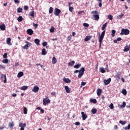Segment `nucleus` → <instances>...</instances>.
Listing matches in <instances>:
<instances>
[{
  "mask_svg": "<svg viewBox=\"0 0 130 130\" xmlns=\"http://www.w3.org/2000/svg\"><path fill=\"white\" fill-rule=\"evenodd\" d=\"M104 36H105V30H104L102 34L101 35H100V34H99V42L100 43V47H101V45L102 44V41H103V39L104 38Z\"/></svg>",
  "mask_w": 130,
  "mask_h": 130,
  "instance_id": "nucleus-1",
  "label": "nucleus"
},
{
  "mask_svg": "<svg viewBox=\"0 0 130 130\" xmlns=\"http://www.w3.org/2000/svg\"><path fill=\"white\" fill-rule=\"evenodd\" d=\"M91 14H92L93 19V20H95V21H98L99 20V13L98 11H93L91 12Z\"/></svg>",
  "mask_w": 130,
  "mask_h": 130,
  "instance_id": "nucleus-2",
  "label": "nucleus"
},
{
  "mask_svg": "<svg viewBox=\"0 0 130 130\" xmlns=\"http://www.w3.org/2000/svg\"><path fill=\"white\" fill-rule=\"evenodd\" d=\"M120 35H128L129 34V30L128 29L122 28Z\"/></svg>",
  "mask_w": 130,
  "mask_h": 130,
  "instance_id": "nucleus-3",
  "label": "nucleus"
},
{
  "mask_svg": "<svg viewBox=\"0 0 130 130\" xmlns=\"http://www.w3.org/2000/svg\"><path fill=\"white\" fill-rule=\"evenodd\" d=\"M84 73H85V68L83 67L81 68V69L79 70V74L78 77L79 78H81V77L83 76L84 75Z\"/></svg>",
  "mask_w": 130,
  "mask_h": 130,
  "instance_id": "nucleus-4",
  "label": "nucleus"
},
{
  "mask_svg": "<svg viewBox=\"0 0 130 130\" xmlns=\"http://www.w3.org/2000/svg\"><path fill=\"white\" fill-rule=\"evenodd\" d=\"M48 103H50V100L48 99V98H46L45 99H44L43 101V104L45 106H46L47 104H48Z\"/></svg>",
  "mask_w": 130,
  "mask_h": 130,
  "instance_id": "nucleus-5",
  "label": "nucleus"
},
{
  "mask_svg": "<svg viewBox=\"0 0 130 130\" xmlns=\"http://www.w3.org/2000/svg\"><path fill=\"white\" fill-rule=\"evenodd\" d=\"M1 78L2 81H4V83L6 84V83H7V76L6 75L1 74Z\"/></svg>",
  "mask_w": 130,
  "mask_h": 130,
  "instance_id": "nucleus-6",
  "label": "nucleus"
},
{
  "mask_svg": "<svg viewBox=\"0 0 130 130\" xmlns=\"http://www.w3.org/2000/svg\"><path fill=\"white\" fill-rule=\"evenodd\" d=\"M19 127H20V130H24L26 126V123H23L22 122H20L19 123Z\"/></svg>",
  "mask_w": 130,
  "mask_h": 130,
  "instance_id": "nucleus-7",
  "label": "nucleus"
},
{
  "mask_svg": "<svg viewBox=\"0 0 130 130\" xmlns=\"http://www.w3.org/2000/svg\"><path fill=\"white\" fill-rule=\"evenodd\" d=\"M26 45L23 46V49H28L30 46H31V43L28 42L27 41L25 42Z\"/></svg>",
  "mask_w": 130,
  "mask_h": 130,
  "instance_id": "nucleus-8",
  "label": "nucleus"
},
{
  "mask_svg": "<svg viewBox=\"0 0 130 130\" xmlns=\"http://www.w3.org/2000/svg\"><path fill=\"white\" fill-rule=\"evenodd\" d=\"M61 12V11L58 8L55 9L54 15L56 16H59V14Z\"/></svg>",
  "mask_w": 130,
  "mask_h": 130,
  "instance_id": "nucleus-9",
  "label": "nucleus"
},
{
  "mask_svg": "<svg viewBox=\"0 0 130 130\" xmlns=\"http://www.w3.org/2000/svg\"><path fill=\"white\" fill-rule=\"evenodd\" d=\"M81 117L83 120H86V119L87 118L88 116L85 114V112H81Z\"/></svg>",
  "mask_w": 130,
  "mask_h": 130,
  "instance_id": "nucleus-10",
  "label": "nucleus"
},
{
  "mask_svg": "<svg viewBox=\"0 0 130 130\" xmlns=\"http://www.w3.org/2000/svg\"><path fill=\"white\" fill-rule=\"evenodd\" d=\"M32 92H34V93H37L38 91H39V87L38 86H34L33 89H32Z\"/></svg>",
  "mask_w": 130,
  "mask_h": 130,
  "instance_id": "nucleus-11",
  "label": "nucleus"
},
{
  "mask_svg": "<svg viewBox=\"0 0 130 130\" xmlns=\"http://www.w3.org/2000/svg\"><path fill=\"white\" fill-rule=\"evenodd\" d=\"M110 82H111V78H109L107 80H104V83L106 86L107 85H108L110 83Z\"/></svg>",
  "mask_w": 130,
  "mask_h": 130,
  "instance_id": "nucleus-12",
  "label": "nucleus"
},
{
  "mask_svg": "<svg viewBox=\"0 0 130 130\" xmlns=\"http://www.w3.org/2000/svg\"><path fill=\"white\" fill-rule=\"evenodd\" d=\"M64 89H65L66 93H71V89L70 88V87H69V86H65Z\"/></svg>",
  "mask_w": 130,
  "mask_h": 130,
  "instance_id": "nucleus-13",
  "label": "nucleus"
},
{
  "mask_svg": "<svg viewBox=\"0 0 130 130\" xmlns=\"http://www.w3.org/2000/svg\"><path fill=\"white\" fill-rule=\"evenodd\" d=\"M62 80L67 84L69 83H71V80L69 78H66V77L63 78Z\"/></svg>",
  "mask_w": 130,
  "mask_h": 130,
  "instance_id": "nucleus-14",
  "label": "nucleus"
},
{
  "mask_svg": "<svg viewBox=\"0 0 130 130\" xmlns=\"http://www.w3.org/2000/svg\"><path fill=\"white\" fill-rule=\"evenodd\" d=\"M130 49L128 46L126 45L123 49L124 52H127V51H129Z\"/></svg>",
  "mask_w": 130,
  "mask_h": 130,
  "instance_id": "nucleus-15",
  "label": "nucleus"
},
{
  "mask_svg": "<svg viewBox=\"0 0 130 130\" xmlns=\"http://www.w3.org/2000/svg\"><path fill=\"white\" fill-rule=\"evenodd\" d=\"M27 34H28V35H32L33 34V30L32 29H28L26 31Z\"/></svg>",
  "mask_w": 130,
  "mask_h": 130,
  "instance_id": "nucleus-16",
  "label": "nucleus"
},
{
  "mask_svg": "<svg viewBox=\"0 0 130 130\" xmlns=\"http://www.w3.org/2000/svg\"><path fill=\"white\" fill-rule=\"evenodd\" d=\"M0 29L2 31H5V30H6V25H5V24H3L1 25Z\"/></svg>",
  "mask_w": 130,
  "mask_h": 130,
  "instance_id": "nucleus-17",
  "label": "nucleus"
},
{
  "mask_svg": "<svg viewBox=\"0 0 130 130\" xmlns=\"http://www.w3.org/2000/svg\"><path fill=\"white\" fill-rule=\"evenodd\" d=\"M96 93L98 96H100V95H101V93H102V89L100 88L98 89Z\"/></svg>",
  "mask_w": 130,
  "mask_h": 130,
  "instance_id": "nucleus-18",
  "label": "nucleus"
},
{
  "mask_svg": "<svg viewBox=\"0 0 130 130\" xmlns=\"http://www.w3.org/2000/svg\"><path fill=\"white\" fill-rule=\"evenodd\" d=\"M23 76H24V73L23 72H20L17 74L18 78H21V77H23Z\"/></svg>",
  "mask_w": 130,
  "mask_h": 130,
  "instance_id": "nucleus-19",
  "label": "nucleus"
},
{
  "mask_svg": "<svg viewBox=\"0 0 130 130\" xmlns=\"http://www.w3.org/2000/svg\"><path fill=\"white\" fill-rule=\"evenodd\" d=\"M7 44L8 45H12V43H11V39L10 38H8L6 40Z\"/></svg>",
  "mask_w": 130,
  "mask_h": 130,
  "instance_id": "nucleus-20",
  "label": "nucleus"
},
{
  "mask_svg": "<svg viewBox=\"0 0 130 130\" xmlns=\"http://www.w3.org/2000/svg\"><path fill=\"white\" fill-rule=\"evenodd\" d=\"M91 38H92V37H91L90 36H87L86 37V38L84 39V41L87 42V41H89V40H90V39H91Z\"/></svg>",
  "mask_w": 130,
  "mask_h": 130,
  "instance_id": "nucleus-21",
  "label": "nucleus"
},
{
  "mask_svg": "<svg viewBox=\"0 0 130 130\" xmlns=\"http://www.w3.org/2000/svg\"><path fill=\"white\" fill-rule=\"evenodd\" d=\"M34 42L37 45H39L40 43V40L38 39H36L34 40Z\"/></svg>",
  "mask_w": 130,
  "mask_h": 130,
  "instance_id": "nucleus-22",
  "label": "nucleus"
},
{
  "mask_svg": "<svg viewBox=\"0 0 130 130\" xmlns=\"http://www.w3.org/2000/svg\"><path fill=\"white\" fill-rule=\"evenodd\" d=\"M47 52H46V50L45 49V48H43L42 50V55H46L47 54Z\"/></svg>",
  "mask_w": 130,
  "mask_h": 130,
  "instance_id": "nucleus-23",
  "label": "nucleus"
},
{
  "mask_svg": "<svg viewBox=\"0 0 130 130\" xmlns=\"http://www.w3.org/2000/svg\"><path fill=\"white\" fill-rule=\"evenodd\" d=\"M56 61H57V59H56V58H55V57H53L52 58V63L53 64H55V63H56Z\"/></svg>",
  "mask_w": 130,
  "mask_h": 130,
  "instance_id": "nucleus-24",
  "label": "nucleus"
},
{
  "mask_svg": "<svg viewBox=\"0 0 130 130\" xmlns=\"http://www.w3.org/2000/svg\"><path fill=\"white\" fill-rule=\"evenodd\" d=\"M9 126L11 128H13L14 126V122H11L9 123Z\"/></svg>",
  "mask_w": 130,
  "mask_h": 130,
  "instance_id": "nucleus-25",
  "label": "nucleus"
},
{
  "mask_svg": "<svg viewBox=\"0 0 130 130\" xmlns=\"http://www.w3.org/2000/svg\"><path fill=\"white\" fill-rule=\"evenodd\" d=\"M100 72H101V73H102V74H104V73H105V69H104V68L103 67H101L100 68Z\"/></svg>",
  "mask_w": 130,
  "mask_h": 130,
  "instance_id": "nucleus-26",
  "label": "nucleus"
},
{
  "mask_svg": "<svg viewBox=\"0 0 130 130\" xmlns=\"http://www.w3.org/2000/svg\"><path fill=\"white\" fill-rule=\"evenodd\" d=\"M28 89V86H23L21 87V90H22V91H26Z\"/></svg>",
  "mask_w": 130,
  "mask_h": 130,
  "instance_id": "nucleus-27",
  "label": "nucleus"
},
{
  "mask_svg": "<svg viewBox=\"0 0 130 130\" xmlns=\"http://www.w3.org/2000/svg\"><path fill=\"white\" fill-rule=\"evenodd\" d=\"M107 26V22L105 23L103 25L102 27V30L103 31L105 29V28H106Z\"/></svg>",
  "mask_w": 130,
  "mask_h": 130,
  "instance_id": "nucleus-28",
  "label": "nucleus"
},
{
  "mask_svg": "<svg viewBox=\"0 0 130 130\" xmlns=\"http://www.w3.org/2000/svg\"><path fill=\"white\" fill-rule=\"evenodd\" d=\"M90 102H91L92 103H97V100L95 99H91L90 100Z\"/></svg>",
  "mask_w": 130,
  "mask_h": 130,
  "instance_id": "nucleus-29",
  "label": "nucleus"
},
{
  "mask_svg": "<svg viewBox=\"0 0 130 130\" xmlns=\"http://www.w3.org/2000/svg\"><path fill=\"white\" fill-rule=\"evenodd\" d=\"M17 20L18 22H22L23 21V17L21 16H19Z\"/></svg>",
  "mask_w": 130,
  "mask_h": 130,
  "instance_id": "nucleus-30",
  "label": "nucleus"
},
{
  "mask_svg": "<svg viewBox=\"0 0 130 130\" xmlns=\"http://www.w3.org/2000/svg\"><path fill=\"white\" fill-rule=\"evenodd\" d=\"M115 77H116V80H118L120 79V74H119V73H117Z\"/></svg>",
  "mask_w": 130,
  "mask_h": 130,
  "instance_id": "nucleus-31",
  "label": "nucleus"
},
{
  "mask_svg": "<svg viewBox=\"0 0 130 130\" xmlns=\"http://www.w3.org/2000/svg\"><path fill=\"white\" fill-rule=\"evenodd\" d=\"M97 112V109H92L91 110V113L92 114H95V113Z\"/></svg>",
  "mask_w": 130,
  "mask_h": 130,
  "instance_id": "nucleus-32",
  "label": "nucleus"
},
{
  "mask_svg": "<svg viewBox=\"0 0 130 130\" xmlns=\"http://www.w3.org/2000/svg\"><path fill=\"white\" fill-rule=\"evenodd\" d=\"M79 68H81V64H77L74 66L75 69H79Z\"/></svg>",
  "mask_w": 130,
  "mask_h": 130,
  "instance_id": "nucleus-33",
  "label": "nucleus"
},
{
  "mask_svg": "<svg viewBox=\"0 0 130 130\" xmlns=\"http://www.w3.org/2000/svg\"><path fill=\"white\" fill-rule=\"evenodd\" d=\"M123 16H124V14H121L120 15H118L117 16V19H121V18H122V17H123Z\"/></svg>",
  "mask_w": 130,
  "mask_h": 130,
  "instance_id": "nucleus-34",
  "label": "nucleus"
},
{
  "mask_svg": "<svg viewBox=\"0 0 130 130\" xmlns=\"http://www.w3.org/2000/svg\"><path fill=\"white\" fill-rule=\"evenodd\" d=\"M28 111V110H27V108L24 107L23 108V113L24 114H27V112Z\"/></svg>",
  "mask_w": 130,
  "mask_h": 130,
  "instance_id": "nucleus-35",
  "label": "nucleus"
},
{
  "mask_svg": "<svg viewBox=\"0 0 130 130\" xmlns=\"http://www.w3.org/2000/svg\"><path fill=\"white\" fill-rule=\"evenodd\" d=\"M115 33H116V31L115 30H112V37H114L115 36Z\"/></svg>",
  "mask_w": 130,
  "mask_h": 130,
  "instance_id": "nucleus-36",
  "label": "nucleus"
},
{
  "mask_svg": "<svg viewBox=\"0 0 130 130\" xmlns=\"http://www.w3.org/2000/svg\"><path fill=\"white\" fill-rule=\"evenodd\" d=\"M29 16L30 17H32V18H34V11H31L29 13Z\"/></svg>",
  "mask_w": 130,
  "mask_h": 130,
  "instance_id": "nucleus-37",
  "label": "nucleus"
},
{
  "mask_svg": "<svg viewBox=\"0 0 130 130\" xmlns=\"http://www.w3.org/2000/svg\"><path fill=\"white\" fill-rule=\"evenodd\" d=\"M52 12H53V8L52 7H50L49 11V14H52Z\"/></svg>",
  "mask_w": 130,
  "mask_h": 130,
  "instance_id": "nucleus-38",
  "label": "nucleus"
},
{
  "mask_svg": "<svg viewBox=\"0 0 130 130\" xmlns=\"http://www.w3.org/2000/svg\"><path fill=\"white\" fill-rule=\"evenodd\" d=\"M126 105V103H125V102H123L122 103V105L121 106V108H124V107H125Z\"/></svg>",
  "mask_w": 130,
  "mask_h": 130,
  "instance_id": "nucleus-39",
  "label": "nucleus"
},
{
  "mask_svg": "<svg viewBox=\"0 0 130 130\" xmlns=\"http://www.w3.org/2000/svg\"><path fill=\"white\" fill-rule=\"evenodd\" d=\"M2 61L3 63H8V62H9V60L8 59H3Z\"/></svg>",
  "mask_w": 130,
  "mask_h": 130,
  "instance_id": "nucleus-40",
  "label": "nucleus"
},
{
  "mask_svg": "<svg viewBox=\"0 0 130 130\" xmlns=\"http://www.w3.org/2000/svg\"><path fill=\"white\" fill-rule=\"evenodd\" d=\"M108 18L109 19V20H112V19H113V16H112V15L109 14V15H108Z\"/></svg>",
  "mask_w": 130,
  "mask_h": 130,
  "instance_id": "nucleus-41",
  "label": "nucleus"
},
{
  "mask_svg": "<svg viewBox=\"0 0 130 130\" xmlns=\"http://www.w3.org/2000/svg\"><path fill=\"white\" fill-rule=\"evenodd\" d=\"M122 94H123V95L126 94V89H123L121 91Z\"/></svg>",
  "mask_w": 130,
  "mask_h": 130,
  "instance_id": "nucleus-42",
  "label": "nucleus"
},
{
  "mask_svg": "<svg viewBox=\"0 0 130 130\" xmlns=\"http://www.w3.org/2000/svg\"><path fill=\"white\" fill-rule=\"evenodd\" d=\"M74 63H75V61H72L69 63V66H71L72 67L74 66Z\"/></svg>",
  "mask_w": 130,
  "mask_h": 130,
  "instance_id": "nucleus-43",
  "label": "nucleus"
},
{
  "mask_svg": "<svg viewBox=\"0 0 130 130\" xmlns=\"http://www.w3.org/2000/svg\"><path fill=\"white\" fill-rule=\"evenodd\" d=\"M50 32H51V33H53V32H54V27L52 26L51 27V28L50 29Z\"/></svg>",
  "mask_w": 130,
  "mask_h": 130,
  "instance_id": "nucleus-44",
  "label": "nucleus"
},
{
  "mask_svg": "<svg viewBox=\"0 0 130 130\" xmlns=\"http://www.w3.org/2000/svg\"><path fill=\"white\" fill-rule=\"evenodd\" d=\"M119 123H121V124H122V125H124V124H125L126 122H125V121L120 120L119 121Z\"/></svg>",
  "mask_w": 130,
  "mask_h": 130,
  "instance_id": "nucleus-45",
  "label": "nucleus"
},
{
  "mask_svg": "<svg viewBox=\"0 0 130 130\" xmlns=\"http://www.w3.org/2000/svg\"><path fill=\"white\" fill-rule=\"evenodd\" d=\"M109 107H110V109H113V108H114V106H113V104L111 103L109 105Z\"/></svg>",
  "mask_w": 130,
  "mask_h": 130,
  "instance_id": "nucleus-46",
  "label": "nucleus"
},
{
  "mask_svg": "<svg viewBox=\"0 0 130 130\" xmlns=\"http://www.w3.org/2000/svg\"><path fill=\"white\" fill-rule=\"evenodd\" d=\"M22 8H19L17 9V13H22Z\"/></svg>",
  "mask_w": 130,
  "mask_h": 130,
  "instance_id": "nucleus-47",
  "label": "nucleus"
},
{
  "mask_svg": "<svg viewBox=\"0 0 130 130\" xmlns=\"http://www.w3.org/2000/svg\"><path fill=\"white\" fill-rule=\"evenodd\" d=\"M33 26H34L35 29H37V27H38V24L37 23L35 24V23H33Z\"/></svg>",
  "mask_w": 130,
  "mask_h": 130,
  "instance_id": "nucleus-48",
  "label": "nucleus"
},
{
  "mask_svg": "<svg viewBox=\"0 0 130 130\" xmlns=\"http://www.w3.org/2000/svg\"><path fill=\"white\" fill-rule=\"evenodd\" d=\"M125 130H129L130 129V124H128L127 126L125 127Z\"/></svg>",
  "mask_w": 130,
  "mask_h": 130,
  "instance_id": "nucleus-49",
  "label": "nucleus"
},
{
  "mask_svg": "<svg viewBox=\"0 0 130 130\" xmlns=\"http://www.w3.org/2000/svg\"><path fill=\"white\" fill-rule=\"evenodd\" d=\"M72 39V36H69L68 38H67V40L68 41H71V40Z\"/></svg>",
  "mask_w": 130,
  "mask_h": 130,
  "instance_id": "nucleus-50",
  "label": "nucleus"
},
{
  "mask_svg": "<svg viewBox=\"0 0 130 130\" xmlns=\"http://www.w3.org/2000/svg\"><path fill=\"white\" fill-rule=\"evenodd\" d=\"M3 57H4V58H7V57H8V54L7 53H5L3 55Z\"/></svg>",
  "mask_w": 130,
  "mask_h": 130,
  "instance_id": "nucleus-51",
  "label": "nucleus"
},
{
  "mask_svg": "<svg viewBox=\"0 0 130 130\" xmlns=\"http://www.w3.org/2000/svg\"><path fill=\"white\" fill-rule=\"evenodd\" d=\"M85 85H86V82H82L80 88H82V87H83V86H85Z\"/></svg>",
  "mask_w": 130,
  "mask_h": 130,
  "instance_id": "nucleus-52",
  "label": "nucleus"
},
{
  "mask_svg": "<svg viewBox=\"0 0 130 130\" xmlns=\"http://www.w3.org/2000/svg\"><path fill=\"white\" fill-rule=\"evenodd\" d=\"M83 26L84 27H89V24H88L87 23H83Z\"/></svg>",
  "mask_w": 130,
  "mask_h": 130,
  "instance_id": "nucleus-53",
  "label": "nucleus"
},
{
  "mask_svg": "<svg viewBox=\"0 0 130 130\" xmlns=\"http://www.w3.org/2000/svg\"><path fill=\"white\" fill-rule=\"evenodd\" d=\"M73 10H74V8L70 6L69 7V11H70V12H73Z\"/></svg>",
  "mask_w": 130,
  "mask_h": 130,
  "instance_id": "nucleus-54",
  "label": "nucleus"
},
{
  "mask_svg": "<svg viewBox=\"0 0 130 130\" xmlns=\"http://www.w3.org/2000/svg\"><path fill=\"white\" fill-rule=\"evenodd\" d=\"M28 9H29V7H28V6H25L24 7V10L25 11L28 10Z\"/></svg>",
  "mask_w": 130,
  "mask_h": 130,
  "instance_id": "nucleus-55",
  "label": "nucleus"
},
{
  "mask_svg": "<svg viewBox=\"0 0 130 130\" xmlns=\"http://www.w3.org/2000/svg\"><path fill=\"white\" fill-rule=\"evenodd\" d=\"M43 46H46L47 45V42H44L42 43Z\"/></svg>",
  "mask_w": 130,
  "mask_h": 130,
  "instance_id": "nucleus-56",
  "label": "nucleus"
},
{
  "mask_svg": "<svg viewBox=\"0 0 130 130\" xmlns=\"http://www.w3.org/2000/svg\"><path fill=\"white\" fill-rule=\"evenodd\" d=\"M105 70H106V71H107V72H109V69H108V64H107V65L106 66Z\"/></svg>",
  "mask_w": 130,
  "mask_h": 130,
  "instance_id": "nucleus-57",
  "label": "nucleus"
},
{
  "mask_svg": "<svg viewBox=\"0 0 130 130\" xmlns=\"http://www.w3.org/2000/svg\"><path fill=\"white\" fill-rule=\"evenodd\" d=\"M80 123L79 121H77V122L75 123V125H80Z\"/></svg>",
  "mask_w": 130,
  "mask_h": 130,
  "instance_id": "nucleus-58",
  "label": "nucleus"
},
{
  "mask_svg": "<svg viewBox=\"0 0 130 130\" xmlns=\"http://www.w3.org/2000/svg\"><path fill=\"white\" fill-rule=\"evenodd\" d=\"M55 92L53 91L52 92H51V95L52 96V97H53V96H55Z\"/></svg>",
  "mask_w": 130,
  "mask_h": 130,
  "instance_id": "nucleus-59",
  "label": "nucleus"
},
{
  "mask_svg": "<svg viewBox=\"0 0 130 130\" xmlns=\"http://www.w3.org/2000/svg\"><path fill=\"white\" fill-rule=\"evenodd\" d=\"M1 69H5V66L1 64L0 65Z\"/></svg>",
  "mask_w": 130,
  "mask_h": 130,
  "instance_id": "nucleus-60",
  "label": "nucleus"
},
{
  "mask_svg": "<svg viewBox=\"0 0 130 130\" xmlns=\"http://www.w3.org/2000/svg\"><path fill=\"white\" fill-rule=\"evenodd\" d=\"M14 3L15 4H19L20 2H19V0H14Z\"/></svg>",
  "mask_w": 130,
  "mask_h": 130,
  "instance_id": "nucleus-61",
  "label": "nucleus"
},
{
  "mask_svg": "<svg viewBox=\"0 0 130 130\" xmlns=\"http://www.w3.org/2000/svg\"><path fill=\"white\" fill-rule=\"evenodd\" d=\"M80 71L79 70H75L74 71V74H77V73H79Z\"/></svg>",
  "mask_w": 130,
  "mask_h": 130,
  "instance_id": "nucleus-62",
  "label": "nucleus"
},
{
  "mask_svg": "<svg viewBox=\"0 0 130 130\" xmlns=\"http://www.w3.org/2000/svg\"><path fill=\"white\" fill-rule=\"evenodd\" d=\"M121 40V38H118L117 39V41H120Z\"/></svg>",
  "mask_w": 130,
  "mask_h": 130,
  "instance_id": "nucleus-63",
  "label": "nucleus"
},
{
  "mask_svg": "<svg viewBox=\"0 0 130 130\" xmlns=\"http://www.w3.org/2000/svg\"><path fill=\"white\" fill-rule=\"evenodd\" d=\"M4 128H5V126H2L0 127V129L1 130H3V129H4Z\"/></svg>",
  "mask_w": 130,
  "mask_h": 130,
  "instance_id": "nucleus-64",
  "label": "nucleus"
}]
</instances>
